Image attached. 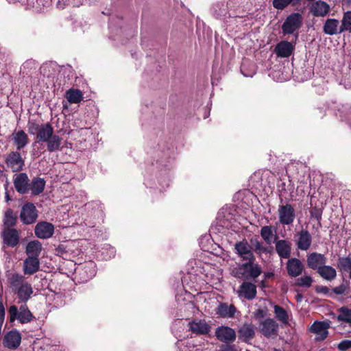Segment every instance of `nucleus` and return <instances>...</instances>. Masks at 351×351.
I'll use <instances>...</instances> for the list:
<instances>
[{
  "label": "nucleus",
  "mask_w": 351,
  "mask_h": 351,
  "mask_svg": "<svg viewBox=\"0 0 351 351\" xmlns=\"http://www.w3.org/2000/svg\"><path fill=\"white\" fill-rule=\"evenodd\" d=\"M7 277L12 291L20 301L25 303L34 293L31 284L25 281L23 275L16 272L10 273Z\"/></svg>",
  "instance_id": "f257e3e1"
},
{
  "label": "nucleus",
  "mask_w": 351,
  "mask_h": 351,
  "mask_svg": "<svg viewBox=\"0 0 351 351\" xmlns=\"http://www.w3.org/2000/svg\"><path fill=\"white\" fill-rule=\"evenodd\" d=\"M247 263L240 264L232 269L231 274L237 278L248 279L256 278L262 273L261 267L254 263V261H247Z\"/></svg>",
  "instance_id": "f03ea898"
},
{
  "label": "nucleus",
  "mask_w": 351,
  "mask_h": 351,
  "mask_svg": "<svg viewBox=\"0 0 351 351\" xmlns=\"http://www.w3.org/2000/svg\"><path fill=\"white\" fill-rule=\"evenodd\" d=\"M10 322L17 319L21 324L30 322L34 318L28 306L25 303L19 308L16 306H11L9 308Z\"/></svg>",
  "instance_id": "7ed1b4c3"
},
{
  "label": "nucleus",
  "mask_w": 351,
  "mask_h": 351,
  "mask_svg": "<svg viewBox=\"0 0 351 351\" xmlns=\"http://www.w3.org/2000/svg\"><path fill=\"white\" fill-rule=\"evenodd\" d=\"M302 16L298 12L292 13L285 20L282 25L284 34H291L298 30L302 25Z\"/></svg>",
  "instance_id": "20e7f679"
},
{
  "label": "nucleus",
  "mask_w": 351,
  "mask_h": 351,
  "mask_svg": "<svg viewBox=\"0 0 351 351\" xmlns=\"http://www.w3.org/2000/svg\"><path fill=\"white\" fill-rule=\"evenodd\" d=\"M279 221L282 225H290L294 221L295 212L291 204L280 206L278 208Z\"/></svg>",
  "instance_id": "39448f33"
},
{
  "label": "nucleus",
  "mask_w": 351,
  "mask_h": 351,
  "mask_svg": "<svg viewBox=\"0 0 351 351\" xmlns=\"http://www.w3.org/2000/svg\"><path fill=\"white\" fill-rule=\"evenodd\" d=\"M189 329L192 332L199 335H208L211 331V326L205 319H195L189 323Z\"/></svg>",
  "instance_id": "423d86ee"
},
{
  "label": "nucleus",
  "mask_w": 351,
  "mask_h": 351,
  "mask_svg": "<svg viewBox=\"0 0 351 351\" xmlns=\"http://www.w3.org/2000/svg\"><path fill=\"white\" fill-rule=\"evenodd\" d=\"M37 217V210L33 204L28 203L23 206L20 218L23 223L32 224L36 221Z\"/></svg>",
  "instance_id": "0eeeda50"
},
{
  "label": "nucleus",
  "mask_w": 351,
  "mask_h": 351,
  "mask_svg": "<svg viewBox=\"0 0 351 351\" xmlns=\"http://www.w3.org/2000/svg\"><path fill=\"white\" fill-rule=\"evenodd\" d=\"M234 249L236 253L243 261H255L252 247L246 241L237 243Z\"/></svg>",
  "instance_id": "6e6552de"
},
{
  "label": "nucleus",
  "mask_w": 351,
  "mask_h": 351,
  "mask_svg": "<svg viewBox=\"0 0 351 351\" xmlns=\"http://www.w3.org/2000/svg\"><path fill=\"white\" fill-rule=\"evenodd\" d=\"M215 334L217 339L223 343L233 342L237 337L234 329L225 326L217 327Z\"/></svg>",
  "instance_id": "1a4fd4ad"
},
{
  "label": "nucleus",
  "mask_w": 351,
  "mask_h": 351,
  "mask_svg": "<svg viewBox=\"0 0 351 351\" xmlns=\"http://www.w3.org/2000/svg\"><path fill=\"white\" fill-rule=\"evenodd\" d=\"M260 331L267 337H275L278 335V324L273 319L263 320L259 326Z\"/></svg>",
  "instance_id": "9d476101"
},
{
  "label": "nucleus",
  "mask_w": 351,
  "mask_h": 351,
  "mask_svg": "<svg viewBox=\"0 0 351 351\" xmlns=\"http://www.w3.org/2000/svg\"><path fill=\"white\" fill-rule=\"evenodd\" d=\"M35 234L40 239H49L52 237L54 232V226L47 221H41L35 227Z\"/></svg>",
  "instance_id": "9b49d317"
},
{
  "label": "nucleus",
  "mask_w": 351,
  "mask_h": 351,
  "mask_svg": "<svg viewBox=\"0 0 351 351\" xmlns=\"http://www.w3.org/2000/svg\"><path fill=\"white\" fill-rule=\"evenodd\" d=\"M5 162L7 166L14 172L21 171L24 166V160L18 152H11L7 156Z\"/></svg>",
  "instance_id": "f8f14e48"
},
{
  "label": "nucleus",
  "mask_w": 351,
  "mask_h": 351,
  "mask_svg": "<svg viewBox=\"0 0 351 351\" xmlns=\"http://www.w3.org/2000/svg\"><path fill=\"white\" fill-rule=\"evenodd\" d=\"M21 335L17 330L7 332L3 339V344L9 349H16L21 344Z\"/></svg>",
  "instance_id": "ddd939ff"
},
{
  "label": "nucleus",
  "mask_w": 351,
  "mask_h": 351,
  "mask_svg": "<svg viewBox=\"0 0 351 351\" xmlns=\"http://www.w3.org/2000/svg\"><path fill=\"white\" fill-rule=\"evenodd\" d=\"M326 260L324 254L312 252L307 256L306 262L309 268L318 271L325 265Z\"/></svg>",
  "instance_id": "4468645a"
},
{
  "label": "nucleus",
  "mask_w": 351,
  "mask_h": 351,
  "mask_svg": "<svg viewBox=\"0 0 351 351\" xmlns=\"http://www.w3.org/2000/svg\"><path fill=\"white\" fill-rule=\"evenodd\" d=\"M330 325L326 322H315L311 327V331L316 334V339L322 341L325 339L328 335V329Z\"/></svg>",
  "instance_id": "2eb2a0df"
},
{
  "label": "nucleus",
  "mask_w": 351,
  "mask_h": 351,
  "mask_svg": "<svg viewBox=\"0 0 351 351\" xmlns=\"http://www.w3.org/2000/svg\"><path fill=\"white\" fill-rule=\"evenodd\" d=\"M297 246L298 249L306 251L309 249L312 243V237L306 230H302L297 234Z\"/></svg>",
  "instance_id": "dca6fc26"
},
{
  "label": "nucleus",
  "mask_w": 351,
  "mask_h": 351,
  "mask_svg": "<svg viewBox=\"0 0 351 351\" xmlns=\"http://www.w3.org/2000/svg\"><path fill=\"white\" fill-rule=\"evenodd\" d=\"M287 269L289 276L292 277H297L302 274L304 269V265L300 260L296 258H293L287 261Z\"/></svg>",
  "instance_id": "f3484780"
},
{
  "label": "nucleus",
  "mask_w": 351,
  "mask_h": 351,
  "mask_svg": "<svg viewBox=\"0 0 351 351\" xmlns=\"http://www.w3.org/2000/svg\"><path fill=\"white\" fill-rule=\"evenodd\" d=\"M40 267V261L38 258L29 256L23 262V272L26 275H32L37 272Z\"/></svg>",
  "instance_id": "a211bd4d"
},
{
  "label": "nucleus",
  "mask_w": 351,
  "mask_h": 351,
  "mask_svg": "<svg viewBox=\"0 0 351 351\" xmlns=\"http://www.w3.org/2000/svg\"><path fill=\"white\" fill-rule=\"evenodd\" d=\"M238 295L240 298L252 300L256 295V287L251 282H243L238 291Z\"/></svg>",
  "instance_id": "6ab92c4d"
},
{
  "label": "nucleus",
  "mask_w": 351,
  "mask_h": 351,
  "mask_svg": "<svg viewBox=\"0 0 351 351\" xmlns=\"http://www.w3.org/2000/svg\"><path fill=\"white\" fill-rule=\"evenodd\" d=\"M11 137L17 150L23 149L29 143L27 134L22 130H15Z\"/></svg>",
  "instance_id": "aec40b11"
},
{
  "label": "nucleus",
  "mask_w": 351,
  "mask_h": 351,
  "mask_svg": "<svg viewBox=\"0 0 351 351\" xmlns=\"http://www.w3.org/2000/svg\"><path fill=\"white\" fill-rule=\"evenodd\" d=\"M4 243L10 247L16 246L19 241V232L14 228H5L2 233Z\"/></svg>",
  "instance_id": "412c9836"
},
{
  "label": "nucleus",
  "mask_w": 351,
  "mask_h": 351,
  "mask_svg": "<svg viewBox=\"0 0 351 351\" xmlns=\"http://www.w3.org/2000/svg\"><path fill=\"white\" fill-rule=\"evenodd\" d=\"M14 184L17 192L24 194L27 193L29 185V178L26 173L17 174L14 179Z\"/></svg>",
  "instance_id": "4be33fe9"
},
{
  "label": "nucleus",
  "mask_w": 351,
  "mask_h": 351,
  "mask_svg": "<svg viewBox=\"0 0 351 351\" xmlns=\"http://www.w3.org/2000/svg\"><path fill=\"white\" fill-rule=\"evenodd\" d=\"M294 46L288 41H281L275 47V53L278 57L287 58L291 56Z\"/></svg>",
  "instance_id": "5701e85b"
},
{
  "label": "nucleus",
  "mask_w": 351,
  "mask_h": 351,
  "mask_svg": "<svg viewBox=\"0 0 351 351\" xmlns=\"http://www.w3.org/2000/svg\"><path fill=\"white\" fill-rule=\"evenodd\" d=\"M237 312L236 307L233 304L220 303L217 308V314L224 318H232L234 317Z\"/></svg>",
  "instance_id": "b1692460"
},
{
  "label": "nucleus",
  "mask_w": 351,
  "mask_h": 351,
  "mask_svg": "<svg viewBox=\"0 0 351 351\" xmlns=\"http://www.w3.org/2000/svg\"><path fill=\"white\" fill-rule=\"evenodd\" d=\"M330 10L328 3L322 1H317L311 7V12L315 16H324Z\"/></svg>",
  "instance_id": "393cba45"
},
{
  "label": "nucleus",
  "mask_w": 351,
  "mask_h": 351,
  "mask_svg": "<svg viewBox=\"0 0 351 351\" xmlns=\"http://www.w3.org/2000/svg\"><path fill=\"white\" fill-rule=\"evenodd\" d=\"M53 134V128L49 123L40 125V128L36 134L37 142L45 143Z\"/></svg>",
  "instance_id": "a878e982"
},
{
  "label": "nucleus",
  "mask_w": 351,
  "mask_h": 351,
  "mask_svg": "<svg viewBox=\"0 0 351 351\" xmlns=\"http://www.w3.org/2000/svg\"><path fill=\"white\" fill-rule=\"evenodd\" d=\"M96 274V265L95 263L90 261L86 263L80 271V275L83 282L91 279Z\"/></svg>",
  "instance_id": "bb28decb"
},
{
  "label": "nucleus",
  "mask_w": 351,
  "mask_h": 351,
  "mask_svg": "<svg viewBox=\"0 0 351 351\" xmlns=\"http://www.w3.org/2000/svg\"><path fill=\"white\" fill-rule=\"evenodd\" d=\"M278 254L282 258H288L291 255V243L285 240H279L276 243Z\"/></svg>",
  "instance_id": "cd10ccee"
},
{
  "label": "nucleus",
  "mask_w": 351,
  "mask_h": 351,
  "mask_svg": "<svg viewBox=\"0 0 351 351\" xmlns=\"http://www.w3.org/2000/svg\"><path fill=\"white\" fill-rule=\"evenodd\" d=\"M339 22L334 19H327L324 25V32L327 35H335L339 32Z\"/></svg>",
  "instance_id": "c85d7f7f"
},
{
  "label": "nucleus",
  "mask_w": 351,
  "mask_h": 351,
  "mask_svg": "<svg viewBox=\"0 0 351 351\" xmlns=\"http://www.w3.org/2000/svg\"><path fill=\"white\" fill-rule=\"evenodd\" d=\"M42 250V245L37 240L29 242L26 246L25 252L28 257L33 256L38 258Z\"/></svg>",
  "instance_id": "c756f323"
},
{
  "label": "nucleus",
  "mask_w": 351,
  "mask_h": 351,
  "mask_svg": "<svg viewBox=\"0 0 351 351\" xmlns=\"http://www.w3.org/2000/svg\"><path fill=\"white\" fill-rule=\"evenodd\" d=\"M254 335V328L251 324H243L239 330V337L244 341L251 339Z\"/></svg>",
  "instance_id": "7c9ffc66"
},
{
  "label": "nucleus",
  "mask_w": 351,
  "mask_h": 351,
  "mask_svg": "<svg viewBox=\"0 0 351 351\" xmlns=\"http://www.w3.org/2000/svg\"><path fill=\"white\" fill-rule=\"evenodd\" d=\"M317 272L322 278L329 281L334 280L337 276L335 269L329 265H324Z\"/></svg>",
  "instance_id": "2f4dec72"
},
{
  "label": "nucleus",
  "mask_w": 351,
  "mask_h": 351,
  "mask_svg": "<svg viewBox=\"0 0 351 351\" xmlns=\"http://www.w3.org/2000/svg\"><path fill=\"white\" fill-rule=\"evenodd\" d=\"M66 98L70 104H79L83 99V93L78 89L71 88L66 92Z\"/></svg>",
  "instance_id": "473e14b6"
},
{
  "label": "nucleus",
  "mask_w": 351,
  "mask_h": 351,
  "mask_svg": "<svg viewBox=\"0 0 351 351\" xmlns=\"http://www.w3.org/2000/svg\"><path fill=\"white\" fill-rule=\"evenodd\" d=\"M274 229L271 226L262 227L261 230V235L267 244H271L274 236Z\"/></svg>",
  "instance_id": "72a5a7b5"
},
{
  "label": "nucleus",
  "mask_w": 351,
  "mask_h": 351,
  "mask_svg": "<svg viewBox=\"0 0 351 351\" xmlns=\"http://www.w3.org/2000/svg\"><path fill=\"white\" fill-rule=\"evenodd\" d=\"M46 143H47V149L53 152L58 150L60 147L62 138L59 136L52 135Z\"/></svg>",
  "instance_id": "f704fd0d"
},
{
  "label": "nucleus",
  "mask_w": 351,
  "mask_h": 351,
  "mask_svg": "<svg viewBox=\"0 0 351 351\" xmlns=\"http://www.w3.org/2000/svg\"><path fill=\"white\" fill-rule=\"evenodd\" d=\"M45 186V182L42 178H36L32 182L31 190L34 195L41 193Z\"/></svg>",
  "instance_id": "c9c22d12"
},
{
  "label": "nucleus",
  "mask_w": 351,
  "mask_h": 351,
  "mask_svg": "<svg viewBox=\"0 0 351 351\" xmlns=\"http://www.w3.org/2000/svg\"><path fill=\"white\" fill-rule=\"evenodd\" d=\"M17 220L16 215L13 212L12 210L8 209L5 211L4 215V225L10 228L16 224Z\"/></svg>",
  "instance_id": "e433bc0d"
},
{
  "label": "nucleus",
  "mask_w": 351,
  "mask_h": 351,
  "mask_svg": "<svg viewBox=\"0 0 351 351\" xmlns=\"http://www.w3.org/2000/svg\"><path fill=\"white\" fill-rule=\"evenodd\" d=\"M344 31L351 32V11L346 12L341 21V25L339 27V32Z\"/></svg>",
  "instance_id": "4c0bfd02"
},
{
  "label": "nucleus",
  "mask_w": 351,
  "mask_h": 351,
  "mask_svg": "<svg viewBox=\"0 0 351 351\" xmlns=\"http://www.w3.org/2000/svg\"><path fill=\"white\" fill-rule=\"evenodd\" d=\"M339 311L338 320L351 324V308L341 307Z\"/></svg>",
  "instance_id": "58836bf2"
},
{
  "label": "nucleus",
  "mask_w": 351,
  "mask_h": 351,
  "mask_svg": "<svg viewBox=\"0 0 351 351\" xmlns=\"http://www.w3.org/2000/svg\"><path fill=\"white\" fill-rule=\"evenodd\" d=\"M338 267L341 272L351 271V258L340 257L338 261Z\"/></svg>",
  "instance_id": "ea45409f"
},
{
  "label": "nucleus",
  "mask_w": 351,
  "mask_h": 351,
  "mask_svg": "<svg viewBox=\"0 0 351 351\" xmlns=\"http://www.w3.org/2000/svg\"><path fill=\"white\" fill-rule=\"evenodd\" d=\"M274 313L276 315V317L282 322L284 324H287L288 322V315L287 311L282 307L275 305L274 306Z\"/></svg>",
  "instance_id": "a19ab883"
},
{
  "label": "nucleus",
  "mask_w": 351,
  "mask_h": 351,
  "mask_svg": "<svg viewBox=\"0 0 351 351\" xmlns=\"http://www.w3.org/2000/svg\"><path fill=\"white\" fill-rule=\"evenodd\" d=\"M313 280L309 276H304L297 279L296 284L300 287H310L312 285Z\"/></svg>",
  "instance_id": "79ce46f5"
},
{
  "label": "nucleus",
  "mask_w": 351,
  "mask_h": 351,
  "mask_svg": "<svg viewBox=\"0 0 351 351\" xmlns=\"http://www.w3.org/2000/svg\"><path fill=\"white\" fill-rule=\"evenodd\" d=\"M27 126L28 132L31 134H37L40 128V125L34 120H29Z\"/></svg>",
  "instance_id": "37998d69"
},
{
  "label": "nucleus",
  "mask_w": 351,
  "mask_h": 351,
  "mask_svg": "<svg viewBox=\"0 0 351 351\" xmlns=\"http://www.w3.org/2000/svg\"><path fill=\"white\" fill-rule=\"evenodd\" d=\"M293 1V0H274L273 5L278 10H282L291 3Z\"/></svg>",
  "instance_id": "c03bdc74"
},
{
  "label": "nucleus",
  "mask_w": 351,
  "mask_h": 351,
  "mask_svg": "<svg viewBox=\"0 0 351 351\" xmlns=\"http://www.w3.org/2000/svg\"><path fill=\"white\" fill-rule=\"evenodd\" d=\"M351 348V340H344L341 341L338 345L340 350H346Z\"/></svg>",
  "instance_id": "a18cd8bd"
},
{
  "label": "nucleus",
  "mask_w": 351,
  "mask_h": 351,
  "mask_svg": "<svg viewBox=\"0 0 351 351\" xmlns=\"http://www.w3.org/2000/svg\"><path fill=\"white\" fill-rule=\"evenodd\" d=\"M346 289V287L344 285H341L333 289V292L336 294H343Z\"/></svg>",
  "instance_id": "49530a36"
},
{
  "label": "nucleus",
  "mask_w": 351,
  "mask_h": 351,
  "mask_svg": "<svg viewBox=\"0 0 351 351\" xmlns=\"http://www.w3.org/2000/svg\"><path fill=\"white\" fill-rule=\"evenodd\" d=\"M5 314V308H4V306L2 304V302H1V303H0V324H2L4 321Z\"/></svg>",
  "instance_id": "de8ad7c7"
},
{
  "label": "nucleus",
  "mask_w": 351,
  "mask_h": 351,
  "mask_svg": "<svg viewBox=\"0 0 351 351\" xmlns=\"http://www.w3.org/2000/svg\"><path fill=\"white\" fill-rule=\"evenodd\" d=\"M316 291L317 293H322L324 294H327L329 292V289L325 286H319L316 287Z\"/></svg>",
  "instance_id": "09e8293b"
},
{
  "label": "nucleus",
  "mask_w": 351,
  "mask_h": 351,
  "mask_svg": "<svg viewBox=\"0 0 351 351\" xmlns=\"http://www.w3.org/2000/svg\"><path fill=\"white\" fill-rule=\"evenodd\" d=\"M261 247H262V245L259 242H257L255 245L256 250H261Z\"/></svg>",
  "instance_id": "8fccbe9b"
},
{
  "label": "nucleus",
  "mask_w": 351,
  "mask_h": 351,
  "mask_svg": "<svg viewBox=\"0 0 351 351\" xmlns=\"http://www.w3.org/2000/svg\"><path fill=\"white\" fill-rule=\"evenodd\" d=\"M5 199L7 202L11 200V198L10 197L8 193H5Z\"/></svg>",
  "instance_id": "3c124183"
}]
</instances>
